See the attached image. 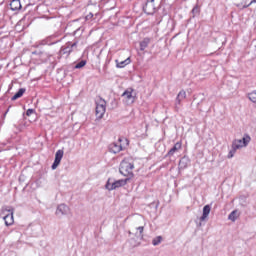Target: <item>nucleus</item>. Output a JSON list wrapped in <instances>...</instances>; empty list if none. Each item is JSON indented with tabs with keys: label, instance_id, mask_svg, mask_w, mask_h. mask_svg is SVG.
I'll return each instance as SVG.
<instances>
[{
	"label": "nucleus",
	"instance_id": "nucleus-31",
	"mask_svg": "<svg viewBox=\"0 0 256 256\" xmlns=\"http://www.w3.org/2000/svg\"><path fill=\"white\" fill-rule=\"evenodd\" d=\"M7 113H9V110H6V113H5V115H7Z\"/></svg>",
	"mask_w": 256,
	"mask_h": 256
},
{
	"label": "nucleus",
	"instance_id": "nucleus-33",
	"mask_svg": "<svg viewBox=\"0 0 256 256\" xmlns=\"http://www.w3.org/2000/svg\"><path fill=\"white\" fill-rule=\"evenodd\" d=\"M7 113H9V110H6V113H5V115H7Z\"/></svg>",
	"mask_w": 256,
	"mask_h": 256
},
{
	"label": "nucleus",
	"instance_id": "nucleus-9",
	"mask_svg": "<svg viewBox=\"0 0 256 256\" xmlns=\"http://www.w3.org/2000/svg\"><path fill=\"white\" fill-rule=\"evenodd\" d=\"M109 150L111 153H121L123 150V146L121 145V139H119L117 142H113L109 146Z\"/></svg>",
	"mask_w": 256,
	"mask_h": 256
},
{
	"label": "nucleus",
	"instance_id": "nucleus-2",
	"mask_svg": "<svg viewBox=\"0 0 256 256\" xmlns=\"http://www.w3.org/2000/svg\"><path fill=\"white\" fill-rule=\"evenodd\" d=\"M123 101L126 105H133L137 100V92L133 88H127L122 94Z\"/></svg>",
	"mask_w": 256,
	"mask_h": 256
},
{
	"label": "nucleus",
	"instance_id": "nucleus-17",
	"mask_svg": "<svg viewBox=\"0 0 256 256\" xmlns=\"http://www.w3.org/2000/svg\"><path fill=\"white\" fill-rule=\"evenodd\" d=\"M185 97H187V93L185 90H181L176 97V104L181 105V100L185 99Z\"/></svg>",
	"mask_w": 256,
	"mask_h": 256
},
{
	"label": "nucleus",
	"instance_id": "nucleus-34",
	"mask_svg": "<svg viewBox=\"0 0 256 256\" xmlns=\"http://www.w3.org/2000/svg\"><path fill=\"white\" fill-rule=\"evenodd\" d=\"M141 220H143V217H140Z\"/></svg>",
	"mask_w": 256,
	"mask_h": 256
},
{
	"label": "nucleus",
	"instance_id": "nucleus-6",
	"mask_svg": "<svg viewBox=\"0 0 256 256\" xmlns=\"http://www.w3.org/2000/svg\"><path fill=\"white\" fill-rule=\"evenodd\" d=\"M250 141L251 137L249 136H247L246 138L244 137L243 139H237L233 141L232 147L234 149H243V147H247Z\"/></svg>",
	"mask_w": 256,
	"mask_h": 256
},
{
	"label": "nucleus",
	"instance_id": "nucleus-30",
	"mask_svg": "<svg viewBox=\"0 0 256 256\" xmlns=\"http://www.w3.org/2000/svg\"><path fill=\"white\" fill-rule=\"evenodd\" d=\"M128 233H129L130 236L133 235V232H131V231H129Z\"/></svg>",
	"mask_w": 256,
	"mask_h": 256
},
{
	"label": "nucleus",
	"instance_id": "nucleus-12",
	"mask_svg": "<svg viewBox=\"0 0 256 256\" xmlns=\"http://www.w3.org/2000/svg\"><path fill=\"white\" fill-rule=\"evenodd\" d=\"M253 3H256V0H242V2L236 4V6L242 9H247V7L253 5Z\"/></svg>",
	"mask_w": 256,
	"mask_h": 256
},
{
	"label": "nucleus",
	"instance_id": "nucleus-14",
	"mask_svg": "<svg viewBox=\"0 0 256 256\" xmlns=\"http://www.w3.org/2000/svg\"><path fill=\"white\" fill-rule=\"evenodd\" d=\"M149 43H151V40L149 38H144L140 42V51H145L147 47H149Z\"/></svg>",
	"mask_w": 256,
	"mask_h": 256
},
{
	"label": "nucleus",
	"instance_id": "nucleus-18",
	"mask_svg": "<svg viewBox=\"0 0 256 256\" xmlns=\"http://www.w3.org/2000/svg\"><path fill=\"white\" fill-rule=\"evenodd\" d=\"M73 47H77V43L68 44L67 47L61 49V53H63L64 55L67 53H71V49H73Z\"/></svg>",
	"mask_w": 256,
	"mask_h": 256
},
{
	"label": "nucleus",
	"instance_id": "nucleus-15",
	"mask_svg": "<svg viewBox=\"0 0 256 256\" xmlns=\"http://www.w3.org/2000/svg\"><path fill=\"white\" fill-rule=\"evenodd\" d=\"M116 67H118V69H122L123 67H126V65H129V63H131V58H127L124 61L119 62V60H116Z\"/></svg>",
	"mask_w": 256,
	"mask_h": 256
},
{
	"label": "nucleus",
	"instance_id": "nucleus-13",
	"mask_svg": "<svg viewBox=\"0 0 256 256\" xmlns=\"http://www.w3.org/2000/svg\"><path fill=\"white\" fill-rule=\"evenodd\" d=\"M10 9H12V11H19L21 9V1L20 0H13L10 3Z\"/></svg>",
	"mask_w": 256,
	"mask_h": 256
},
{
	"label": "nucleus",
	"instance_id": "nucleus-28",
	"mask_svg": "<svg viewBox=\"0 0 256 256\" xmlns=\"http://www.w3.org/2000/svg\"><path fill=\"white\" fill-rule=\"evenodd\" d=\"M199 9L196 7V8H193L192 10V13H198Z\"/></svg>",
	"mask_w": 256,
	"mask_h": 256
},
{
	"label": "nucleus",
	"instance_id": "nucleus-32",
	"mask_svg": "<svg viewBox=\"0 0 256 256\" xmlns=\"http://www.w3.org/2000/svg\"><path fill=\"white\" fill-rule=\"evenodd\" d=\"M7 113H9V110H6V113H5V115H7Z\"/></svg>",
	"mask_w": 256,
	"mask_h": 256
},
{
	"label": "nucleus",
	"instance_id": "nucleus-11",
	"mask_svg": "<svg viewBox=\"0 0 256 256\" xmlns=\"http://www.w3.org/2000/svg\"><path fill=\"white\" fill-rule=\"evenodd\" d=\"M209 213H211V206L205 205L203 207V213H202V216L200 217V221H207V218L209 217Z\"/></svg>",
	"mask_w": 256,
	"mask_h": 256
},
{
	"label": "nucleus",
	"instance_id": "nucleus-8",
	"mask_svg": "<svg viewBox=\"0 0 256 256\" xmlns=\"http://www.w3.org/2000/svg\"><path fill=\"white\" fill-rule=\"evenodd\" d=\"M64 152L63 150H58L55 154V160L54 163L52 164V169L55 171L57 167L61 164V159H63Z\"/></svg>",
	"mask_w": 256,
	"mask_h": 256
},
{
	"label": "nucleus",
	"instance_id": "nucleus-29",
	"mask_svg": "<svg viewBox=\"0 0 256 256\" xmlns=\"http://www.w3.org/2000/svg\"><path fill=\"white\" fill-rule=\"evenodd\" d=\"M139 245H141V242H136L135 244H133L134 247H137Z\"/></svg>",
	"mask_w": 256,
	"mask_h": 256
},
{
	"label": "nucleus",
	"instance_id": "nucleus-5",
	"mask_svg": "<svg viewBox=\"0 0 256 256\" xmlns=\"http://www.w3.org/2000/svg\"><path fill=\"white\" fill-rule=\"evenodd\" d=\"M14 211L15 210L13 208H10V209L3 208V213H8V214H5L3 217L6 227H9V226L13 225V223H15V220L13 218Z\"/></svg>",
	"mask_w": 256,
	"mask_h": 256
},
{
	"label": "nucleus",
	"instance_id": "nucleus-23",
	"mask_svg": "<svg viewBox=\"0 0 256 256\" xmlns=\"http://www.w3.org/2000/svg\"><path fill=\"white\" fill-rule=\"evenodd\" d=\"M248 97L252 103H256V91H252L251 93L248 94Z\"/></svg>",
	"mask_w": 256,
	"mask_h": 256
},
{
	"label": "nucleus",
	"instance_id": "nucleus-4",
	"mask_svg": "<svg viewBox=\"0 0 256 256\" xmlns=\"http://www.w3.org/2000/svg\"><path fill=\"white\" fill-rule=\"evenodd\" d=\"M106 109H107V102L103 98H98L96 100V117H97V119H103Z\"/></svg>",
	"mask_w": 256,
	"mask_h": 256
},
{
	"label": "nucleus",
	"instance_id": "nucleus-1",
	"mask_svg": "<svg viewBox=\"0 0 256 256\" xmlns=\"http://www.w3.org/2000/svg\"><path fill=\"white\" fill-rule=\"evenodd\" d=\"M133 162L129 159H124L120 164V173L124 175V177H133V169H134Z\"/></svg>",
	"mask_w": 256,
	"mask_h": 256
},
{
	"label": "nucleus",
	"instance_id": "nucleus-20",
	"mask_svg": "<svg viewBox=\"0 0 256 256\" xmlns=\"http://www.w3.org/2000/svg\"><path fill=\"white\" fill-rule=\"evenodd\" d=\"M24 93H25V88L19 89V91L12 97V101H17V99H20V97H23Z\"/></svg>",
	"mask_w": 256,
	"mask_h": 256
},
{
	"label": "nucleus",
	"instance_id": "nucleus-24",
	"mask_svg": "<svg viewBox=\"0 0 256 256\" xmlns=\"http://www.w3.org/2000/svg\"><path fill=\"white\" fill-rule=\"evenodd\" d=\"M235 153H237V149L232 147V149L228 153V159H233V157H235Z\"/></svg>",
	"mask_w": 256,
	"mask_h": 256
},
{
	"label": "nucleus",
	"instance_id": "nucleus-27",
	"mask_svg": "<svg viewBox=\"0 0 256 256\" xmlns=\"http://www.w3.org/2000/svg\"><path fill=\"white\" fill-rule=\"evenodd\" d=\"M89 19H93V13H90L86 16V21H89Z\"/></svg>",
	"mask_w": 256,
	"mask_h": 256
},
{
	"label": "nucleus",
	"instance_id": "nucleus-16",
	"mask_svg": "<svg viewBox=\"0 0 256 256\" xmlns=\"http://www.w3.org/2000/svg\"><path fill=\"white\" fill-rule=\"evenodd\" d=\"M179 149H181V142H177L173 146V148L169 150L168 156L171 157L172 155H175V153H177V151H179Z\"/></svg>",
	"mask_w": 256,
	"mask_h": 256
},
{
	"label": "nucleus",
	"instance_id": "nucleus-22",
	"mask_svg": "<svg viewBox=\"0 0 256 256\" xmlns=\"http://www.w3.org/2000/svg\"><path fill=\"white\" fill-rule=\"evenodd\" d=\"M162 241H163V237L158 236V237H156V238H154V239L152 240V244H153L154 246H157V245H159Z\"/></svg>",
	"mask_w": 256,
	"mask_h": 256
},
{
	"label": "nucleus",
	"instance_id": "nucleus-26",
	"mask_svg": "<svg viewBox=\"0 0 256 256\" xmlns=\"http://www.w3.org/2000/svg\"><path fill=\"white\" fill-rule=\"evenodd\" d=\"M34 113H35V110H34V109H28V110L26 111L27 117H31V115H33Z\"/></svg>",
	"mask_w": 256,
	"mask_h": 256
},
{
	"label": "nucleus",
	"instance_id": "nucleus-7",
	"mask_svg": "<svg viewBox=\"0 0 256 256\" xmlns=\"http://www.w3.org/2000/svg\"><path fill=\"white\" fill-rule=\"evenodd\" d=\"M55 215L57 217H63L65 215H71V208L65 204H59L56 208Z\"/></svg>",
	"mask_w": 256,
	"mask_h": 256
},
{
	"label": "nucleus",
	"instance_id": "nucleus-10",
	"mask_svg": "<svg viewBox=\"0 0 256 256\" xmlns=\"http://www.w3.org/2000/svg\"><path fill=\"white\" fill-rule=\"evenodd\" d=\"M153 1L155 0H150L149 2L146 3L144 9V12L147 15H153V13H155V7H153Z\"/></svg>",
	"mask_w": 256,
	"mask_h": 256
},
{
	"label": "nucleus",
	"instance_id": "nucleus-3",
	"mask_svg": "<svg viewBox=\"0 0 256 256\" xmlns=\"http://www.w3.org/2000/svg\"><path fill=\"white\" fill-rule=\"evenodd\" d=\"M127 181H129V178L120 180H113L109 178L105 187L108 191H115V189H119V187H124V185H127Z\"/></svg>",
	"mask_w": 256,
	"mask_h": 256
},
{
	"label": "nucleus",
	"instance_id": "nucleus-19",
	"mask_svg": "<svg viewBox=\"0 0 256 256\" xmlns=\"http://www.w3.org/2000/svg\"><path fill=\"white\" fill-rule=\"evenodd\" d=\"M238 217H239V212L237 210H234L229 214L228 219L229 221L235 222L237 221Z\"/></svg>",
	"mask_w": 256,
	"mask_h": 256
},
{
	"label": "nucleus",
	"instance_id": "nucleus-25",
	"mask_svg": "<svg viewBox=\"0 0 256 256\" xmlns=\"http://www.w3.org/2000/svg\"><path fill=\"white\" fill-rule=\"evenodd\" d=\"M84 65H87V62L85 60H82L75 65V69H82Z\"/></svg>",
	"mask_w": 256,
	"mask_h": 256
},
{
	"label": "nucleus",
	"instance_id": "nucleus-21",
	"mask_svg": "<svg viewBox=\"0 0 256 256\" xmlns=\"http://www.w3.org/2000/svg\"><path fill=\"white\" fill-rule=\"evenodd\" d=\"M137 231L139 232L138 234H136V239H143V231H144V227L143 226H139L138 228H136Z\"/></svg>",
	"mask_w": 256,
	"mask_h": 256
}]
</instances>
